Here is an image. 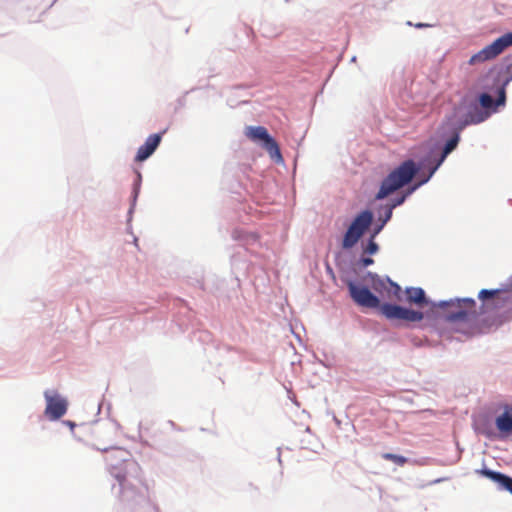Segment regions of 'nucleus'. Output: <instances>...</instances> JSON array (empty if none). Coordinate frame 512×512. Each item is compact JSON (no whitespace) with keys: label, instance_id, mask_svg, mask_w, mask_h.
<instances>
[{"label":"nucleus","instance_id":"f257e3e1","mask_svg":"<svg viewBox=\"0 0 512 512\" xmlns=\"http://www.w3.org/2000/svg\"><path fill=\"white\" fill-rule=\"evenodd\" d=\"M110 474L120 485V498L131 504L132 512H157L150 499L149 487L143 479L140 465L128 451L115 448L105 457Z\"/></svg>","mask_w":512,"mask_h":512},{"label":"nucleus","instance_id":"f03ea898","mask_svg":"<svg viewBox=\"0 0 512 512\" xmlns=\"http://www.w3.org/2000/svg\"><path fill=\"white\" fill-rule=\"evenodd\" d=\"M481 108L474 107L466 114L464 122L460 125L459 130L471 124H480L486 121L493 113H496L499 106H504L506 103L505 87L501 86L498 89V97L496 100L488 93H481L478 97Z\"/></svg>","mask_w":512,"mask_h":512},{"label":"nucleus","instance_id":"7ed1b4c3","mask_svg":"<svg viewBox=\"0 0 512 512\" xmlns=\"http://www.w3.org/2000/svg\"><path fill=\"white\" fill-rule=\"evenodd\" d=\"M495 428L489 424H481L478 432L489 439H506L512 435V403L501 402L494 408Z\"/></svg>","mask_w":512,"mask_h":512},{"label":"nucleus","instance_id":"20e7f679","mask_svg":"<svg viewBox=\"0 0 512 512\" xmlns=\"http://www.w3.org/2000/svg\"><path fill=\"white\" fill-rule=\"evenodd\" d=\"M416 172L417 167L413 160L404 161L382 181L381 187L376 194V199H384L399 188L408 184Z\"/></svg>","mask_w":512,"mask_h":512},{"label":"nucleus","instance_id":"39448f33","mask_svg":"<svg viewBox=\"0 0 512 512\" xmlns=\"http://www.w3.org/2000/svg\"><path fill=\"white\" fill-rule=\"evenodd\" d=\"M373 221V214L370 210L360 212L352 221L344 234L342 247L350 249L354 247Z\"/></svg>","mask_w":512,"mask_h":512},{"label":"nucleus","instance_id":"423d86ee","mask_svg":"<svg viewBox=\"0 0 512 512\" xmlns=\"http://www.w3.org/2000/svg\"><path fill=\"white\" fill-rule=\"evenodd\" d=\"M512 46V32H508L496 40H494L491 44L485 46L476 54L472 55L469 59L470 65H475L477 63H482L487 60L494 59L498 55H500L505 49Z\"/></svg>","mask_w":512,"mask_h":512},{"label":"nucleus","instance_id":"0eeeda50","mask_svg":"<svg viewBox=\"0 0 512 512\" xmlns=\"http://www.w3.org/2000/svg\"><path fill=\"white\" fill-rule=\"evenodd\" d=\"M379 310L380 313L390 321L413 323L420 322L424 318V314L422 312L404 308L396 304H381Z\"/></svg>","mask_w":512,"mask_h":512},{"label":"nucleus","instance_id":"6e6552de","mask_svg":"<svg viewBox=\"0 0 512 512\" xmlns=\"http://www.w3.org/2000/svg\"><path fill=\"white\" fill-rule=\"evenodd\" d=\"M245 136L253 142H262L263 147L272 158L281 159L279 146L275 139L270 136L268 130L263 126H247Z\"/></svg>","mask_w":512,"mask_h":512},{"label":"nucleus","instance_id":"1a4fd4ad","mask_svg":"<svg viewBox=\"0 0 512 512\" xmlns=\"http://www.w3.org/2000/svg\"><path fill=\"white\" fill-rule=\"evenodd\" d=\"M44 397L46 400L44 414L49 420H58L66 414L68 402L56 390H46Z\"/></svg>","mask_w":512,"mask_h":512},{"label":"nucleus","instance_id":"9d476101","mask_svg":"<svg viewBox=\"0 0 512 512\" xmlns=\"http://www.w3.org/2000/svg\"><path fill=\"white\" fill-rule=\"evenodd\" d=\"M348 290L353 301L362 307L366 308H379L381 306L380 300L368 288L358 286L353 282L348 283Z\"/></svg>","mask_w":512,"mask_h":512},{"label":"nucleus","instance_id":"9b49d317","mask_svg":"<svg viewBox=\"0 0 512 512\" xmlns=\"http://www.w3.org/2000/svg\"><path fill=\"white\" fill-rule=\"evenodd\" d=\"M475 300L472 298H463L456 300V311H451L447 315L450 322L468 321L471 316L475 315Z\"/></svg>","mask_w":512,"mask_h":512},{"label":"nucleus","instance_id":"f8f14e48","mask_svg":"<svg viewBox=\"0 0 512 512\" xmlns=\"http://www.w3.org/2000/svg\"><path fill=\"white\" fill-rule=\"evenodd\" d=\"M161 139L162 134H152L148 136L145 143L138 148L135 161L142 162L149 158L159 146Z\"/></svg>","mask_w":512,"mask_h":512},{"label":"nucleus","instance_id":"ddd939ff","mask_svg":"<svg viewBox=\"0 0 512 512\" xmlns=\"http://www.w3.org/2000/svg\"><path fill=\"white\" fill-rule=\"evenodd\" d=\"M476 473L482 475L484 477L489 478L490 480L498 483L501 488L509 491L512 494V478L502 474L500 472L492 471L490 469L484 468L481 470H476Z\"/></svg>","mask_w":512,"mask_h":512},{"label":"nucleus","instance_id":"4468645a","mask_svg":"<svg viewBox=\"0 0 512 512\" xmlns=\"http://www.w3.org/2000/svg\"><path fill=\"white\" fill-rule=\"evenodd\" d=\"M405 294L407 296V302L416 304L419 307H424L428 304L425 296V292L419 287L406 288Z\"/></svg>","mask_w":512,"mask_h":512},{"label":"nucleus","instance_id":"2eb2a0df","mask_svg":"<svg viewBox=\"0 0 512 512\" xmlns=\"http://www.w3.org/2000/svg\"><path fill=\"white\" fill-rule=\"evenodd\" d=\"M369 276L371 278V286L372 288L378 292V293H386L388 292L389 286L391 284V280L389 278L383 279L380 278L376 274L369 273Z\"/></svg>","mask_w":512,"mask_h":512},{"label":"nucleus","instance_id":"dca6fc26","mask_svg":"<svg viewBox=\"0 0 512 512\" xmlns=\"http://www.w3.org/2000/svg\"><path fill=\"white\" fill-rule=\"evenodd\" d=\"M459 139H460V136H459V132H456L445 144L444 146V149H443V152H442V155H441V158L438 162V165H440L444 159L446 158V156L451 153L455 148L456 146L458 145V142H459Z\"/></svg>","mask_w":512,"mask_h":512},{"label":"nucleus","instance_id":"f3484780","mask_svg":"<svg viewBox=\"0 0 512 512\" xmlns=\"http://www.w3.org/2000/svg\"><path fill=\"white\" fill-rule=\"evenodd\" d=\"M401 296H402L401 287L397 283L391 281V284H390L388 292H387V297L389 299H393L395 301H400Z\"/></svg>","mask_w":512,"mask_h":512},{"label":"nucleus","instance_id":"a211bd4d","mask_svg":"<svg viewBox=\"0 0 512 512\" xmlns=\"http://www.w3.org/2000/svg\"><path fill=\"white\" fill-rule=\"evenodd\" d=\"M382 458L391 461L397 464L398 466H404L408 462V459L406 457L393 453H383Z\"/></svg>","mask_w":512,"mask_h":512},{"label":"nucleus","instance_id":"6ab92c4d","mask_svg":"<svg viewBox=\"0 0 512 512\" xmlns=\"http://www.w3.org/2000/svg\"><path fill=\"white\" fill-rule=\"evenodd\" d=\"M378 250H379L378 244L374 241V238L371 237L368 244L364 248V253L372 255V254L377 253Z\"/></svg>","mask_w":512,"mask_h":512},{"label":"nucleus","instance_id":"aec40b11","mask_svg":"<svg viewBox=\"0 0 512 512\" xmlns=\"http://www.w3.org/2000/svg\"><path fill=\"white\" fill-rule=\"evenodd\" d=\"M497 293L496 290H487L483 289L479 292V298L480 299H488L492 298Z\"/></svg>","mask_w":512,"mask_h":512},{"label":"nucleus","instance_id":"412c9836","mask_svg":"<svg viewBox=\"0 0 512 512\" xmlns=\"http://www.w3.org/2000/svg\"><path fill=\"white\" fill-rule=\"evenodd\" d=\"M363 267H367L369 265H372L374 263V260L372 258H362L361 260Z\"/></svg>","mask_w":512,"mask_h":512},{"label":"nucleus","instance_id":"4be33fe9","mask_svg":"<svg viewBox=\"0 0 512 512\" xmlns=\"http://www.w3.org/2000/svg\"><path fill=\"white\" fill-rule=\"evenodd\" d=\"M391 216H392V210L390 208V209H388L387 213L385 214V219H384L383 223L385 224L391 218Z\"/></svg>","mask_w":512,"mask_h":512},{"label":"nucleus","instance_id":"5701e85b","mask_svg":"<svg viewBox=\"0 0 512 512\" xmlns=\"http://www.w3.org/2000/svg\"><path fill=\"white\" fill-rule=\"evenodd\" d=\"M384 226V223H382L379 227H376V229L374 230L373 234H372V238H375L376 235L380 232V230L383 228Z\"/></svg>","mask_w":512,"mask_h":512},{"label":"nucleus","instance_id":"b1692460","mask_svg":"<svg viewBox=\"0 0 512 512\" xmlns=\"http://www.w3.org/2000/svg\"><path fill=\"white\" fill-rule=\"evenodd\" d=\"M30 8H28L27 12H28V19L30 22H38L39 20L38 19H33V15L30 13Z\"/></svg>","mask_w":512,"mask_h":512},{"label":"nucleus","instance_id":"393cba45","mask_svg":"<svg viewBox=\"0 0 512 512\" xmlns=\"http://www.w3.org/2000/svg\"><path fill=\"white\" fill-rule=\"evenodd\" d=\"M432 25L430 24H425V23H417L415 24V27L416 28H424V27H431Z\"/></svg>","mask_w":512,"mask_h":512},{"label":"nucleus","instance_id":"a878e982","mask_svg":"<svg viewBox=\"0 0 512 512\" xmlns=\"http://www.w3.org/2000/svg\"><path fill=\"white\" fill-rule=\"evenodd\" d=\"M405 200V196H402L400 199L397 200V202L393 205V207H395L396 205H400L404 202Z\"/></svg>","mask_w":512,"mask_h":512},{"label":"nucleus","instance_id":"bb28decb","mask_svg":"<svg viewBox=\"0 0 512 512\" xmlns=\"http://www.w3.org/2000/svg\"><path fill=\"white\" fill-rule=\"evenodd\" d=\"M439 167V165L437 164L430 172V175L427 176V179H430V176L436 171V169Z\"/></svg>","mask_w":512,"mask_h":512},{"label":"nucleus","instance_id":"cd10ccee","mask_svg":"<svg viewBox=\"0 0 512 512\" xmlns=\"http://www.w3.org/2000/svg\"><path fill=\"white\" fill-rule=\"evenodd\" d=\"M446 305H449V303H448V302H441V303L439 304V306H440V307H444V306H446Z\"/></svg>","mask_w":512,"mask_h":512}]
</instances>
